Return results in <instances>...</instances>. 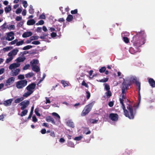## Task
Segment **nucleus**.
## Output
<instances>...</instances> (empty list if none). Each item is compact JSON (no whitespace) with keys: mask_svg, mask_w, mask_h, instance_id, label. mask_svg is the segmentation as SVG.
I'll use <instances>...</instances> for the list:
<instances>
[{"mask_svg":"<svg viewBox=\"0 0 155 155\" xmlns=\"http://www.w3.org/2000/svg\"><path fill=\"white\" fill-rule=\"evenodd\" d=\"M50 135L53 137H55V134L54 132L53 131H51L50 133Z\"/></svg>","mask_w":155,"mask_h":155,"instance_id":"052dcab7","label":"nucleus"},{"mask_svg":"<svg viewBox=\"0 0 155 155\" xmlns=\"http://www.w3.org/2000/svg\"><path fill=\"white\" fill-rule=\"evenodd\" d=\"M78 12L77 9H75L74 10H71V13L72 14H76V16H77L79 15L78 14H77Z\"/></svg>","mask_w":155,"mask_h":155,"instance_id":"473e14b6","label":"nucleus"},{"mask_svg":"<svg viewBox=\"0 0 155 155\" xmlns=\"http://www.w3.org/2000/svg\"><path fill=\"white\" fill-rule=\"evenodd\" d=\"M28 81L26 80H21L16 82V87L18 89H21L27 85Z\"/></svg>","mask_w":155,"mask_h":155,"instance_id":"20e7f679","label":"nucleus"},{"mask_svg":"<svg viewBox=\"0 0 155 155\" xmlns=\"http://www.w3.org/2000/svg\"><path fill=\"white\" fill-rule=\"evenodd\" d=\"M12 100V99H11L5 101H4L3 104L5 106H9L11 105Z\"/></svg>","mask_w":155,"mask_h":155,"instance_id":"f3484780","label":"nucleus"},{"mask_svg":"<svg viewBox=\"0 0 155 155\" xmlns=\"http://www.w3.org/2000/svg\"><path fill=\"white\" fill-rule=\"evenodd\" d=\"M35 23V21L34 19H30L28 21L27 24L28 25H33Z\"/></svg>","mask_w":155,"mask_h":155,"instance_id":"aec40b11","label":"nucleus"},{"mask_svg":"<svg viewBox=\"0 0 155 155\" xmlns=\"http://www.w3.org/2000/svg\"><path fill=\"white\" fill-rule=\"evenodd\" d=\"M104 85H105V87H104V88L107 91H110V86L109 85L106 84V83H105V84H104Z\"/></svg>","mask_w":155,"mask_h":155,"instance_id":"f704fd0d","label":"nucleus"},{"mask_svg":"<svg viewBox=\"0 0 155 155\" xmlns=\"http://www.w3.org/2000/svg\"><path fill=\"white\" fill-rule=\"evenodd\" d=\"M30 14H33L34 13V9L33 8V6L31 5H30L29 6V8L28 10Z\"/></svg>","mask_w":155,"mask_h":155,"instance_id":"bb28decb","label":"nucleus"},{"mask_svg":"<svg viewBox=\"0 0 155 155\" xmlns=\"http://www.w3.org/2000/svg\"><path fill=\"white\" fill-rule=\"evenodd\" d=\"M34 75L33 73L31 72H29L25 75V76L26 78H30L32 77Z\"/></svg>","mask_w":155,"mask_h":155,"instance_id":"c85d7f7f","label":"nucleus"},{"mask_svg":"<svg viewBox=\"0 0 155 155\" xmlns=\"http://www.w3.org/2000/svg\"><path fill=\"white\" fill-rule=\"evenodd\" d=\"M22 4L23 6L25 8H26L28 5L27 2L26 1H24L22 2Z\"/></svg>","mask_w":155,"mask_h":155,"instance_id":"a18cd8bd","label":"nucleus"},{"mask_svg":"<svg viewBox=\"0 0 155 155\" xmlns=\"http://www.w3.org/2000/svg\"><path fill=\"white\" fill-rule=\"evenodd\" d=\"M14 34L13 31H11L7 34V36L6 38V39L8 41H11L14 38Z\"/></svg>","mask_w":155,"mask_h":155,"instance_id":"9b49d317","label":"nucleus"},{"mask_svg":"<svg viewBox=\"0 0 155 155\" xmlns=\"http://www.w3.org/2000/svg\"><path fill=\"white\" fill-rule=\"evenodd\" d=\"M114 101H111L109 102L108 105L110 107H112L114 105Z\"/></svg>","mask_w":155,"mask_h":155,"instance_id":"4d7b16f0","label":"nucleus"},{"mask_svg":"<svg viewBox=\"0 0 155 155\" xmlns=\"http://www.w3.org/2000/svg\"><path fill=\"white\" fill-rule=\"evenodd\" d=\"M104 97L106 98H109L112 96V93L110 91H107L105 94Z\"/></svg>","mask_w":155,"mask_h":155,"instance_id":"a211bd4d","label":"nucleus"},{"mask_svg":"<svg viewBox=\"0 0 155 155\" xmlns=\"http://www.w3.org/2000/svg\"><path fill=\"white\" fill-rule=\"evenodd\" d=\"M73 19V16L72 15L70 14L68 15L66 18V20L68 22H70L72 21Z\"/></svg>","mask_w":155,"mask_h":155,"instance_id":"5701e85b","label":"nucleus"},{"mask_svg":"<svg viewBox=\"0 0 155 155\" xmlns=\"http://www.w3.org/2000/svg\"><path fill=\"white\" fill-rule=\"evenodd\" d=\"M123 40L126 43H128L129 42V39L127 37H123Z\"/></svg>","mask_w":155,"mask_h":155,"instance_id":"e433bc0d","label":"nucleus"},{"mask_svg":"<svg viewBox=\"0 0 155 155\" xmlns=\"http://www.w3.org/2000/svg\"><path fill=\"white\" fill-rule=\"evenodd\" d=\"M61 83L62 84L64 87L68 86V84L64 81L62 80L61 81Z\"/></svg>","mask_w":155,"mask_h":155,"instance_id":"c9c22d12","label":"nucleus"},{"mask_svg":"<svg viewBox=\"0 0 155 155\" xmlns=\"http://www.w3.org/2000/svg\"><path fill=\"white\" fill-rule=\"evenodd\" d=\"M41 132L42 134H45L46 133V130L45 129H43L41 130Z\"/></svg>","mask_w":155,"mask_h":155,"instance_id":"0e129e2a","label":"nucleus"},{"mask_svg":"<svg viewBox=\"0 0 155 155\" xmlns=\"http://www.w3.org/2000/svg\"><path fill=\"white\" fill-rule=\"evenodd\" d=\"M15 19L17 21H20L22 19V17L21 16H17Z\"/></svg>","mask_w":155,"mask_h":155,"instance_id":"680f3d73","label":"nucleus"},{"mask_svg":"<svg viewBox=\"0 0 155 155\" xmlns=\"http://www.w3.org/2000/svg\"><path fill=\"white\" fill-rule=\"evenodd\" d=\"M32 48V46L31 45H28L24 47L22 49L23 50H25L29 49Z\"/></svg>","mask_w":155,"mask_h":155,"instance_id":"72a5a7b5","label":"nucleus"},{"mask_svg":"<svg viewBox=\"0 0 155 155\" xmlns=\"http://www.w3.org/2000/svg\"><path fill=\"white\" fill-rule=\"evenodd\" d=\"M44 21H43V20H41L39 21L38 22V23L39 24L41 25H43L44 24Z\"/></svg>","mask_w":155,"mask_h":155,"instance_id":"338daca9","label":"nucleus"},{"mask_svg":"<svg viewBox=\"0 0 155 155\" xmlns=\"http://www.w3.org/2000/svg\"><path fill=\"white\" fill-rule=\"evenodd\" d=\"M51 36L52 38L55 37L57 36L56 33L54 32H52L51 33Z\"/></svg>","mask_w":155,"mask_h":155,"instance_id":"bf43d9fd","label":"nucleus"},{"mask_svg":"<svg viewBox=\"0 0 155 155\" xmlns=\"http://www.w3.org/2000/svg\"><path fill=\"white\" fill-rule=\"evenodd\" d=\"M32 35L31 31L25 32L22 34V36L23 38H25L31 36Z\"/></svg>","mask_w":155,"mask_h":155,"instance_id":"4468645a","label":"nucleus"},{"mask_svg":"<svg viewBox=\"0 0 155 155\" xmlns=\"http://www.w3.org/2000/svg\"><path fill=\"white\" fill-rule=\"evenodd\" d=\"M146 35L144 31H141L137 32L136 35L134 36L131 42L134 46L138 47L144 44L145 42Z\"/></svg>","mask_w":155,"mask_h":155,"instance_id":"f03ea898","label":"nucleus"},{"mask_svg":"<svg viewBox=\"0 0 155 155\" xmlns=\"http://www.w3.org/2000/svg\"><path fill=\"white\" fill-rule=\"evenodd\" d=\"M26 59L25 58L18 57L16 59L17 62H21L24 61Z\"/></svg>","mask_w":155,"mask_h":155,"instance_id":"393cba45","label":"nucleus"},{"mask_svg":"<svg viewBox=\"0 0 155 155\" xmlns=\"http://www.w3.org/2000/svg\"><path fill=\"white\" fill-rule=\"evenodd\" d=\"M32 93H30V92L28 91L26 92H25L23 94V97H27L29 96Z\"/></svg>","mask_w":155,"mask_h":155,"instance_id":"2f4dec72","label":"nucleus"},{"mask_svg":"<svg viewBox=\"0 0 155 155\" xmlns=\"http://www.w3.org/2000/svg\"><path fill=\"white\" fill-rule=\"evenodd\" d=\"M22 11V9L20 8H17L16 11V13L17 14H18L20 13Z\"/></svg>","mask_w":155,"mask_h":155,"instance_id":"c03bdc74","label":"nucleus"},{"mask_svg":"<svg viewBox=\"0 0 155 155\" xmlns=\"http://www.w3.org/2000/svg\"><path fill=\"white\" fill-rule=\"evenodd\" d=\"M68 146L72 147H74V143L71 141L69 142L68 143Z\"/></svg>","mask_w":155,"mask_h":155,"instance_id":"ea45409f","label":"nucleus"},{"mask_svg":"<svg viewBox=\"0 0 155 155\" xmlns=\"http://www.w3.org/2000/svg\"><path fill=\"white\" fill-rule=\"evenodd\" d=\"M15 78L13 77H11L9 78L5 83L6 86H9L12 84L15 81Z\"/></svg>","mask_w":155,"mask_h":155,"instance_id":"1a4fd4ad","label":"nucleus"},{"mask_svg":"<svg viewBox=\"0 0 155 155\" xmlns=\"http://www.w3.org/2000/svg\"><path fill=\"white\" fill-rule=\"evenodd\" d=\"M35 112L36 114L38 116H40V114L39 113V109L38 108H36L35 110Z\"/></svg>","mask_w":155,"mask_h":155,"instance_id":"49530a36","label":"nucleus"},{"mask_svg":"<svg viewBox=\"0 0 155 155\" xmlns=\"http://www.w3.org/2000/svg\"><path fill=\"white\" fill-rule=\"evenodd\" d=\"M30 67V65L29 64L26 65L24 68V70H27Z\"/></svg>","mask_w":155,"mask_h":155,"instance_id":"774afa93","label":"nucleus"},{"mask_svg":"<svg viewBox=\"0 0 155 155\" xmlns=\"http://www.w3.org/2000/svg\"><path fill=\"white\" fill-rule=\"evenodd\" d=\"M81 84L83 86H85L86 87H88V84L85 83V81H83L82 82Z\"/></svg>","mask_w":155,"mask_h":155,"instance_id":"3c124183","label":"nucleus"},{"mask_svg":"<svg viewBox=\"0 0 155 155\" xmlns=\"http://www.w3.org/2000/svg\"><path fill=\"white\" fill-rule=\"evenodd\" d=\"M32 44L35 45H39L40 44V42L38 41H35L32 42Z\"/></svg>","mask_w":155,"mask_h":155,"instance_id":"6e6d98bb","label":"nucleus"},{"mask_svg":"<svg viewBox=\"0 0 155 155\" xmlns=\"http://www.w3.org/2000/svg\"><path fill=\"white\" fill-rule=\"evenodd\" d=\"M95 103L94 101H93L86 105L84 108L81 113V115L82 116H84L88 114L91 110L92 108Z\"/></svg>","mask_w":155,"mask_h":155,"instance_id":"7ed1b4c3","label":"nucleus"},{"mask_svg":"<svg viewBox=\"0 0 155 155\" xmlns=\"http://www.w3.org/2000/svg\"><path fill=\"white\" fill-rule=\"evenodd\" d=\"M32 69L34 71L37 73L40 71V69L38 66L36 64L35 65H32Z\"/></svg>","mask_w":155,"mask_h":155,"instance_id":"2eb2a0df","label":"nucleus"},{"mask_svg":"<svg viewBox=\"0 0 155 155\" xmlns=\"http://www.w3.org/2000/svg\"><path fill=\"white\" fill-rule=\"evenodd\" d=\"M13 59V57H10L9 58H7L6 61V63L10 62Z\"/></svg>","mask_w":155,"mask_h":155,"instance_id":"09e8293b","label":"nucleus"},{"mask_svg":"<svg viewBox=\"0 0 155 155\" xmlns=\"http://www.w3.org/2000/svg\"><path fill=\"white\" fill-rule=\"evenodd\" d=\"M39 37L38 36H32L30 38V39L32 41H33L35 40H37L38 39Z\"/></svg>","mask_w":155,"mask_h":155,"instance_id":"79ce46f5","label":"nucleus"},{"mask_svg":"<svg viewBox=\"0 0 155 155\" xmlns=\"http://www.w3.org/2000/svg\"><path fill=\"white\" fill-rule=\"evenodd\" d=\"M20 71L19 69H17L14 71H12V76H15L18 75Z\"/></svg>","mask_w":155,"mask_h":155,"instance_id":"6ab92c4d","label":"nucleus"},{"mask_svg":"<svg viewBox=\"0 0 155 155\" xmlns=\"http://www.w3.org/2000/svg\"><path fill=\"white\" fill-rule=\"evenodd\" d=\"M130 86V84L126 81L124 80L122 84L121 87L122 93H126L127 89Z\"/></svg>","mask_w":155,"mask_h":155,"instance_id":"423d86ee","label":"nucleus"},{"mask_svg":"<svg viewBox=\"0 0 155 155\" xmlns=\"http://www.w3.org/2000/svg\"><path fill=\"white\" fill-rule=\"evenodd\" d=\"M89 121L90 122L93 124H95L97 123L98 120H95V119H89Z\"/></svg>","mask_w":155,"mask_h":155,"instance_id":"37998d69","label":"nucleus"},{"mask_svg":"<svg viewBox=\"0 0 155 155\" xmlns=\"http://www.w3.org/2000/svg\"><path fill=\"white\" fill-rule=\"evenodd\" d=\"M32 121L34 122H36L38 120L35 116H33L32 117Z\"/></svg>","mask_w":155,"mask_h":155,"instance_id":"13d9d810","label":"nucleus"},{"mask_svg":"<svg viewBox=\"0 0 155 155\" xmlns=\"http://www.w3.org/2000/svg\"><path fill=\"white\" fill-rule=\"evenodd\" d=\"M20 65V64L14 63L11 64L9 66V69L12 70L13 69L19 67Z\"/></svg>","mask_w":155,"mask_h":155,"instance_id":"f8f14e48","label":"nucleus"},{"mask_svg":"<svg viewBox=\"0 0 155 155\" xmlns=\"http://www.w3.org/2000/svg\"><path fill=\"white\" fill-rule=\"evenodd\" d=\"M12 10L11 6L10 5H8V6L5 8V11L6 13H8Z\"/></svg>","mask_w":155,"mask_h":155,"instance_id":"4be33fe9","label":"nucleus"},{"mask_svg":"<svg viewBox=\"0 0 155 155\" xmlns=\"http://www.w3.org/2000/svg\"><path fill=\"white\" fill-rule=\"evenodd\" d=\"M106 70V68L105 67H102L101 69H99V72L100 73H103Z\"/></svg>","mask_w":155,"mask_h":155,"instance_id":"a19ab883","label":"nucleus"},{"mask_svg":"<svg viewBox=\"0 0 155 155\" xmlns=\"http://www.w3.org/2000/svg\"><path fill=\"white\" fill-rule=\"evenodd\" d=\"M91 133V131L89 130L88 127H86L83 132V134L86 135L90 134Z\"/></svg>","mask_w":155,"mask_h":155,"instance_id":"b1692460","label":"nucleus"},{"mask_svg":"<svg viewBox=\"0 0 155 155\" xmlns=\"http://www.w3.org/2000/svg\"><path fill=\"white\" fill-rule=\"evenodd\" d=\"M109 118L113 121H117L118 119V115L116 113H110L109 116Z\"/></svg>","mask_w":155,"mask_h":155,"instance_id":"9d476101","label":"nucleus"},{"mask_svg":"<svg viewBox=\"0 0 155 155\" xmlns=\"http://www.w3.org/2000/svg\"><path fill=\"white\" fill-rule=\"evenodd\" d=\"M52 115L53 116L56 117L59 119H60V116L57 113H55V112L53 113H52Z\"/></svg>","mask_w":155,"mask_h":155,"instance_id":"603ef678","label":"nucleus"},{"mask_svg":"<svg viewBox=\"0 0 155 155\" xmlns=\"http://www.w3.org/2000/svg\"><path fill=\"white\" fill-rule=\"evenodd\" d=\"M45 99L46 100V102H45L46 104H47L48 103H51V101L49 99V98L48 97H46Z\"/></svg>","mask_w":155,"mask_h":155,"instance_id":"69168bd1","label":"nucleus"},{"mask_svg":"<svg viewBox=\"0 0 155 155\" xmlns=\"http://www.w3.org/2000/svg\"><path fill=\"white\" fill-rule=\"evenodd\" d=\"M127 100L129 102V104H127V110L126 109L125 105L124 103V99L121 98L119 99L120 103L122 105V108L124 110V115L130 119H133L134 118L136 113V109H133V107L130 105V101L127 99Z\"/></svg>","mask_w":155,"mask_h":155,"instance_id":"f257e3e1","label":"nucleus"},{"mask_svg":"<svg viewBox=\"0 0 155 155\" xmlns=\"http://www.w3.org/2000/svg\"><path fill=\"white\" fill-rule=\"evenodd\" d=\"M67 124L68 126L74 128V127L73 122L71 120L68 121L67 122Z\"/></svg>","mask_w":155,"mask_h":155,"instance_id":"412c9836","label":"nucleus"},{"mask_svg":"<svg viewBox=\"0 0 155 155\" xmlns=\"http://www.w3.org/2000/svg\"><path fill=\"white\" fill-rule=\"evenodd\" d=\"M24 99L23 97H21L18 98L15 100V103H18L22 101Z\"/></svg>","mask_w":155,"mask_h":155,"instance_id":"cd10ccee","label":"nucleus"},{"mask_svg":"<svg viewBox=\"0 0 155 155\" xmlns=\"http://www.w3.org/2000/svg\"><path fill=\"white\" fill-rule=\"evenodd\" d=\"M8 28L11 30H14L15 29V26L14 25H10Z\"/></svg>","mask_w":155,"mask_h":155,"instance_id":"5fc2aeb1","label":"nucleus"},{"mask_svg":"<svg viewBox=\"0 0 155 155\" xmlns=\"http://www.w3.org/2000/svg\"><path fill=\"white\" fill-rule=\"evenodd\" d=\"M36 84L34 83H32L28 85L26 87V89L28 91L32 93L34 91L35 88Z\"/></svg>","mask_w":155,"mask_h":155,"instance_id":"0eeeda50","label":"nucleus"},{"mask_svg":"<svg viewBox=\"0 0 155 155\" xmlns=\"http://www.w3.org/2000/svg\"><path fill=\"white\" fill-rule=\"evenodd\" d=\"M29 103L30 101L28 100H25L21 102L19 104L20 106H21V110H24L29 105Z\"/></svg>","mask_w":155,"mask_h":155,"instance_id":"6e6552de","label":"nucleus"},{"mask_svg":"<svg viewBox=\"0 0 155 155\" xmlns=\"http://www.w3.org/2000/svg\"><path fill=\"white\" fill-rule=\"evenodd\" d=\"M24 43V40H22L21 41L18 42L16 43V45L18 46L22 45Z\"/></svg>","mask_w":155,"mask_h":155,"instance_id":"58836bf2","label":"nucleus"},{"mask_svg":"<svg viewBox=\"0 0 155 155\" xmlns=\"http://www.w3.org/2000/svg\"><path fill=\"white\" fill-rule=\"evenodd\" d=\"M148 82L152 87L153 88L155 87V81L153 78L149 79Z\"/></svg>","mask_w":155,"mask_h":155,"instance_id":"ddd939ff","label":"nucleus"},{"mask_svg":"<svg viewBox=\"0 0 155 155\" xmlns=\"http://www.w3.org/2000/svg\"><path fill=\"white\" fill-rule=\"evenodd\" d=\"M45 15L44 14H42L39 17V18L40 19H45Z\"/></svg>","mask_w":155,"mask_h":155,"instance_id":"e2e57ef3","label":"nucleus"},{"mask_svg":"<svg viewBox=\"0 0 155 155\" xmlns=\"http://www.w3.org/2000/svg\"><path fill=\"white\" fill-rule=\"evenodd\" d=\"M18 51V49H15L12 51L11 52L14 55H15Z\"/></svg>","mask_w":155,"mask_h":155,"instance_id":"4c0bfd02","label":"nucleus"},{"mask_svg":"<svg viewBox=\"0 0 155 155\" xmlns=\"http://www.w3.org/2000/svg\"><path fill=\"white\" fill-rule=\"evenodd\" d=\"M39 61L37 59H33L30 62V64L32 65H35V64H38Z\"/></svg>","mask_w":155,"mask_h":155,"instance_id":"a878e982","label":"nucleus"},{"mask_svg":"<svg viewBox=\"0 0 155 155\" xmlns=\"http://www.w3.org/2000/svg\"><path fill=\"white\" fill-rule=\"evenodd\" d=\"M18 78L19 79L22 80L25 78V77L23 75L20 74L18 76Z\"/></svg>","mask_w":155,"mask_h":155,"instance_id":"8fccbe9b","label":"nucleus"},{"mask_svg":"<svg viewBox=\"0 0 155 155\" xmlns=\"http://www.w3.org/2000/svg\"><path fill=\"white\" fill-rule=\"evenodd\" d=\"M34 106H33L31 107V111H30V112L29 114V115L28 116V119H30L32 115V114H33V111L34 110Z\"/></svg>","mask_w":155,"mask_h":155,"instance_id":"7c9ffc66","label":"nucleus"},{"mask_svg":"<svg viewBox=\"0 0 155 155\" xmlns=\"http://www.w3.org/2000/svg\"><path fill=\"white\" fill-rule=\"evenodd\" d=\"M82 138V137L80 136L79 137H75V138H74V140H76L79 141L81 140Z\"/></svg>","mask_w":155,"mask_h":155,"instance_id":"864d4df0","label":"nucleus"},{"mask_svg":"<svg viewBox=\"0 0 155 155\" xmlns=\"http://www.w3.org/2000/svg\"><path fill=\"white\" fill-rule=\"evenodd\" d=\"M46 120L47 122H51L53 124H55V122L54 119L50 116H49L46 117Z\"/></svg>","mask_w":155,"mask_h":155,"instance_id":"dca6fc26","label":"nucleus"},{"mask_svg":"<svg viewBox=\"0 0 155 155\" xmlns=\"http://www.w3.org/2000/svg\"><path fill=\"white\" fill-rule=\"evenodd\" d=\"M23 110L21 112L20 116L21 117H23L24 116H25L27 113L28 111L27 110Z\"/></svg>","mask_w":155,"mask_h":155,"instance_id":"c756f323","label":"nucleus"},{"mask_svg":"<svg viewBox=\"0 0 155 155\" xmlns=\"http://www.w3.org/2000/svg\"><path fill=\"white\" fill-rule=\"evenodd\" d=\"M133 82L135 83L137 86V89L138 90V100L139 102H140L141 100V96L140 94V83L138 81L136 78H134L132 80Z\"/></svg>","mask_w":155,"mask_h":155,"instance_id":"39448f33","label":"nucleus"},{"mask_svg":"<svg viewBox=\"0 0 155 155\" xmlns=\"http://www.w3.org/2000/svg\"><path fill=\"white\" fill-rule=\"evenodd\" d=\"M86 94H87V95H86V98H87V99H89L90 97V96H91V94H90V92L88 91H86Z\"/></svg>","mask_w":155,"mask_h":155,"instance_id":"de8ad7c7","label":"nucleus"}]
</instances>
